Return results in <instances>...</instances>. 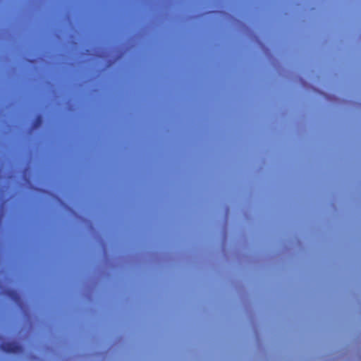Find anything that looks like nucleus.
I'll use <instances>...</instances> for the list:
<instances>
[{
    "mask_svg": "<svg viewBox=\"0 0 361 361\" xmlns=\"http://www.w3.org/2000/svg\"><path fill=\"white\" fill-rule=\"evenodd\" d=\"M0 321H99V317H0Z\"/></svg>",
    "mask_w": 361,
    "mask_h": 361,
    "instance_id": "f257e3e1",
    "label": "nucleus"
},
{
    "mask_svg": "<svg viewBox=\"0 0 361 361\" xmlns=\"http://www.w3.org/2000/svg\"><path fill=\"white\" fill-rule=\"evenodd\" d=\"M252 333L255 338V341L256 344L257 349L259 351V353L262 355L267 354V349L264 345V338L262 336V334L257 325L252 326Z\"/></svg>",
    "mask_w": 361,
    "mask_h": 361,
    "instance_id": "f03ea898",
    "label": "nucleus"
},
{
    "mask_svg": "<svg viewBox=\"0 0 361 361\" xmlns=\"http://www.w3.org/2000/svg\"><path fill=\"white\" fill-rule=\"evenodd\" d=\"M8 295L12 298L15 301H18L20 298L18 293L14 290H8L7 292Z\"/></svg>",
    "mask_w": 361,
    "mask_h": 361,
    "instance_id": "7ed1b4c3",
    "label": "nucleus"
},
{
    "mask_svg": "<svg viewBox=\"0 0 361 361\" xmlns=\"http://www.w3.org/2000/svg\"><path fill=\"white\" fill-rule=\"evenodd\" d=\"M116 339L117 341L120 342L121 343L124 342V338L122 335H119V336H116Z\"/></svg>",
    "mask_w": 361,
    "mask_h": 361,
    "instance_id": "20e7f679",
    "label": "nucleus"
},
{
    "mask_svg": "<svg viewBox=\"0 0 361 361\" xmlns=\"http://www.w3.org/2000/svg\"><path fill=\"white\" fill-rule=\"evenodd\" d=\"M357 353H358V358L361 361V350L359 349Z\"/></svg>",
    "mask_w": 361,
    "mask_h": 361,
    "instance_id": "39448f33",
    "label": "nucleus"
},
{
    "mask_svg": "<svg viewBox=\"0 0 361 361\" xmlns=\"http://www.w3.org/2000/svg\"><path fill=\"white\" fill-rule=\"evenodd\" d=\"M38 121H39V122H40V121H41V117H40V116H39V117H38Z\"/></svg>",
    "mask_w": 361,
    "mask_h": 361,
    "instance_id": "423d86ee",
    "label": "nucleus"
},
{
    "mask_svg": "<svg viewBox=\"0 0 361 361\" xmlns=\"http://www.w3.org/2000/svg\"><path fill=\"white\" fill-rule=\"evenodd\" d=\"M23 316L27 317V316H30V315L29 314H23Z\"/></svg>",
    "mask_w": 361,
    "mask_h": 361,
    "instance_id": "0eeeda50",
    "label": "nucleus"
}]
</instances>
